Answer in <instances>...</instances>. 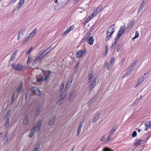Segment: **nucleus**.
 I'll return each mask as SVG.
<instances>
[{"label": "nucleus", "mask_w": 151, "mask_h": 151, "mask_svg": "<svg viewBox=\"0 0 151 151\" xmlns=\"http://www.w3.org/2000/svg\"><path fill=\"white\" fill-rule=\"evenodd\" d=\"M11 66L13 69L16 71L24 70L26 68L25 66L19 63L16 64L15 63H13Z\"/></svg>", "instance_id": "nucleus-1"}, {"label": "nucleus", "mask_w": 151, "mask_h": 151, "mask_svg": "<svg viewBox=\"0 0 151 151\" xmlns=\"http://www.w3.org/2000/svg\"><path fill=\"white\" fill-rule=\"evenodd\" d=\"M42 121L41 120H39L36 125L35 126H33L34 128L35 129V131L39 132L40 131L42 126Z\"/></svg>", "instance_id": "nucleus-2"}, {"label": "nucleus", "mask_w": 151, "mask_h": 151, "mask_svg": "<svg viewBox=\"0 0 151 151\" xmlns=\"http://www.w3.org/2000/svg\"><path fill=\"white\" fill-rule=\"evenodd\" d=\"M86 52V49L78 50L76 54V57L77 58H81L83 57L84 54H85Z\"/></svg>", "instance_id": "nucleus-3"}, {"label": "nucleus", "mask_w": 151, "mask_h": 151, "mask_svg": "<svg viewBox=\"0 0 151 151\" xmlns=\"http://www.w3.org/2000/svg\"><path fill=\"white\" fill-rule=\"evenodd\" d=\"M74 76L73 75L71 76L68 80L67 83L66 85L65 88L66 89H68L71 86L73 80Z\"/></svg>", "instance_id": "nucleus-4"}, {"label": "nucleus", "mask_w": 151, "mask_h": 151, "mask_svg": "<svg viewBox=\"0 0 151 151\" xmlns=\"http://www.w3.org/2000/svg\"><path fill=\"white\" fill-rule=\"evenodd\" d=\"M115 24H112L109 26L106 30V32L107 33H114L115 31Z\"/></svg>", "instance_id": "nucleus-5"}, {"label": "nucleus", "mask_w": 151, "mask_h": 151, "mask_svg": "<svg viewBox=\"0 0 151 151\" xmlns=\"http://www.w3.org/2000/svg\"><path fill=\"white\" fill-rule=\"evenodd\" d=\"M68 89H66V88H65L64 91L61 93L59 97V99L58 101H60L63 100L64 98L66 96V91Z\"/></svg>", "instance_id": "nucleus-6"}, {"label": "nucleus", "mask_w": 151, "mask_h": 151, "mask_svg": "<svg viewBox=\"0 0 151 151\" xmlns=\"http://www.w3.org/2000/svg\"><path fill=\"white\" fill-rule=\"evenodd\" d=\"M31 91L35 94L39 96L40 94V92L39 89L36 87H32Z\"/></svg>", "instance_id": "nucleus-7"}, {"label": "nucleus", "mask_w": 151, "mask_h": 151, "mask_svg": "<svg viewBox=\"0 0 151 151\" xmlns=\"http://www.w3.org/2000/svg\"><path fill=\"white\" fill-rule=\"evenodd\" d=\"M18 51V50H17L14 51L13 53L11 55V57L9 60V64L11 61H13L17 55V52Z\"/></svg>", "instance_id": "nucleus-8"}, {"label": "nucleus", "mask_w": 151, "mask_h": 151, "mask_svg": "<svg viewBox=\"0 0 151 151\" xmlns=\"http://www.w3.org/2000/svg\"><path fill=\"white\" fill-rule=\"evenodd\" d=\"M44 74H40L37 77V81L38 82H44L45 80L44 79L43 76Z\"/></svg>", "instance_id": "nucleus-9"}, {"label": "nucleus", "mask_w": 151, "mask_h": 151, "mask_svg": "<svg viewBox=\"0 0 151 151\" xmlns=\"http://www.w3.org/2000/svg\"><path fill=\"white\" fill-rule=\"evenodd\" d=\"M42 58H43V57H42L41 55H40L34 60L32 64V65H36L37 63H38Z\"/></svg>", "instance_id": "nucleus-10"}, {"label": "nucleus", "mask_w": 151, "mask_h": 151, "mask_svg": "<svg viewBox=\"0 0 151 151\" xmlns=\"http://www.w3.org/2000/svg\"><path fill=\"white\" fill-rule=\"evenodd\" d=\"M22 123L24 125H27L28 124V115L27 114H26L24 117Z\"/></svg>", "instance_id": "nucleus-11"}, {"label": "nucleus", "mask_w": 151, "mask_h": 151, "mask_svg": "<svg viewBox=\"0 0 151 151\" xmlns=\"http://www.w3.org/2000/svg\"><path fill=\"white\" fill-rule=\"evenodd\" d=\"M64 6L63 2H59L58 4L56 5L55 6V10H58Z\"/></svg>", "instance_id": "nucleus-12"}, {"label": "nucleus", "mask_w": 151, "mask_h": 151, "mask_svg": "<svg viewBox=\"0 0 151 151\" xmlns=\"http://www.w3.org/2000/svg\"><path fill=\"white\" fill-rule=\"evenodd\" d=\"M114 60L115 59L114 57H113L111 58L109 64V65H108V66L107 69L108 70H110L111 69V68H112V66L114 65Z\"/></svg>", "instance_id": "nucleus-13"}, {"label": "nucleus", "mask_w": 151, "mask_h": 151, "mask_svg": "<svg viewBox=\"0 0 151 151\" xmlns=\"http://www.w3.org/2000/svg\"><path fill=\"white\" fill-rule=\"evenodd\" d=\"M143 141L141 139H136L135 140L134 144L136 146H139L142 144Z\"/></svg>", "instance_id": "nucleus-14"}, {"label": "nucleus", "mask_w": 151, "mask_h": 151, "mask_svg": "<svg viewBox=\"0 0 151 151\" xmlns=\"http://www.w3.org/2000/svg\"><path fill=\"white\" fill-rule=\"evenodd\" d=\"M41 107V106L40 105H38L36 109L35 113V116L37 115V117L38 116L39 114H40V112Z\"/></svg>", "instance_id": "nucleus-15"}, {"label": "nucleus", "mask_w": 151, "mask_h": 151, "mask_svg": "<svg viewBox=\"0 0 151 151\" xmlns=\"http://www.w3.org/2000/svg\"><path fill=\"white\" fill-rule=\"evenodd\" d=\"M135 20L134 19H133L132 20V21L129 24L128 26L127 27V29L128 31L130 30L132 27H133L134 25V24L135 23Z\"/></svg>", "instance_id": "nucleus-16"}, {"label": "nucleus", "mask_w": 151, "mask_h": 151, "mask_svg": "<svg viewBox=\"0 0 151 151\" xmlns=\"http://www.w3.org/2000/svg\"><path fill=\"white\" fill-rule=\"evenodd\" d=\"M55 120V117L54 116H52L51 119L48 122V124L50 126H53Z\"/></svg>", "instance_id": "nucleus-17"}, {"label": "nucleus", "mask_w": 151, "mask_h": 151, "mask_svg": "<svg viewBox=\"0 0 151 151\" xmlns=\"http://www.w3.org/2000/svg\"><path fill=\"white\" fill-rule=\"evenodd\" d=\"M100 113L98 112L96 113L94 117V118L93 120V122H96L97 120L99 119L100 117Z\"/></svg>", "instance_id": "nucleus-18"}, {"label": "nucleus", "mask_w": 151, "mask_h": 151, "mask_svg": "<svg viewBox=\"0 0 151 151\" xmlns=\"http://www.w3.org/2000/svg\"><path fill=\"white\" fill-rule=\"evenodd\" d=\"M76 91H72L70 94V96L69 97L68 100L69 101H71L74 97L75 95H76Z\"/></svg>", "instance_id": "nucleus-19"}, {"label": "nucleus", "mask_w": 151, "mask_h": 151, "mask_svg": "<svg viewBox=\"0 0 151 151\" xmlns=\"http://www.w3.org/2000/svg\"><path fill=\"white\" fill-rule=\"evenodd\" d=\"M96 96L93 97L92 99L91 100L88 102V106H91L92 104L96 101Z\"/></svg>", "instance_id": "nucleus-20"}, {"label": "nucleus", "mask_w": 151, "mask_h": 151, "mask_svg": "<svg viewBox=\"0 0 151 151\" xmlns=\"http://www.w3.org/2000/svg\"><path fill=\"white\" fill-rule=\"evenodd\" d=\"M11 110H9L6 113L4 118H9L11 116L12 113H11Z\"/></svg>", "instance_id": "nucleus-21"}, {"label": "nucleus", "mask_w": 151, "mask_h": 151, "mask_svg": "<svg viewBox=\"0 0 151 151\" xmlns=\"http://www.w3.org/2000/svg\"><path fill=\"white\" fill-rule=\"evenodd\" d=\"M94 39L93 36L90 37L87 41V42L90 45H92L94 42Z\"/></svg>", "instance_id": "nucleus-22"}, {"label": "nucleus", "mask_w": 151, "mask_h": 151, "mask_svg": "<svg viewBox=\"0 0 151 151\" xmlns=\"http://www.w3.org/2000/svg\"><path fill=\"white\" fill-rule=\"evenodd\" d=\"M9 135L8 134V132H7L5 135L4 139V143H5V142H7L9 140Z\"/></svg>", "instance_id": "nucleus-23"}, {"label": "nucleus", "mask_w": 151, "mask_h": 151, "mask_svg": "<svg viewBox=\"0 0 151 151\" xmlns=\"http://www.w3.org/2000/svg\"><path fill=\"white\" fill-rule=\"evenodd\" d=\"M96 84L95 82H94L93 81H91V85L89 88V91H91L94 88V86Z\"/></svg>", "instance_id": "nucleus-24"}, {"label": "nucleus", "mask_w": 151, "mask_h": 151, "mask_svg": "<svg viewBox=\"0 0 151 151\" xmlns=\"http://www.w3.org/2000/svg\"><path fill=\"white\" fill-rule=\"evenodd\" d=\"M112 35V33H107V32H106V36L105 38V41L107 42L110 39V37Z\"/></svg>", "instance_id": "nucleus-25"}, {"label": "nucleus", "mask_w": 151, "mask_h": 151, "mask_svg": "<svg viewBox=\"0 0 151 151\" xmlns=\"http://www.w3.org/2000/svg\"><path fill=\"white\" fill-rule=\"evenodd\" d=\"M145 126L147 128H151V121L150 122H145Z\"/></svg>", "instance_id": "nucleus-26"}, {"label": "nucleus", "mask_w": 151, "mask_h": 151, "mask_svg": "<svg viewBox=\"0 0 151 151\" xmlns=\"http://www.w3.org/2000/svg\"><path fill=\"white\" fill-rule=\"evenodd\" d=\"M117 125H114L112 129H111V131L110 132V133L111 134H112L117 129Z\"/></svg>", "instance_id": "nucleus-27"}, {"label": "nucleus", "mask_w": 151, "mask_h": 151, "mask_svg": "<svg viewBox=\"0 0 151 151\" xmlns=\"http://www.w3.org/2000/svg\"><path fill=\"white\" fill-rule=\"evenodd\" d=\"M35 131V129L34 128V127H32L30 132V135H29V136L31 137H32L34 135V133Z\"/></svg>", "instance_id": "nucleus-28"}, {"label": "nucleus", "mask_w": 151, "mask_h": 151, "mask_svg": "<svg viewBox=\"0 0 151 151\" xmlns=\"http://www.w3.org/2000/svg\"><path fill=\"white\" fill-rule=\"evenodd\" d=\"M6 118L7 119L5 125V127L6 128H7L9 127L10 123L9 122V118Z\"/></svg>", "instance_id": "nucleus-29"}, {"label": "nucleus", "mask_w": 151, "mask_h": 151, "mask_svg": "<svg viewBox=\"0 0 151 151\" xmlns=\"http://www.w3.org/2000/svg\"><path fill=\"white\" fill-rule=\"evenodd\" d=\"M126 26L125 25H124L123 26H121L119 29V31L122 32H124L125 30L126 29Z\"/></svg>", "instance_id": "nucleus-30"}, {"label": "nucleus", "mask_w": 151, "mask_h": 151, "mask_svg": "<svg viewBox=\"0 0 151 151\" xmlns=\"http://www.w3.org/2000/svg\"><path fill=\"white\" fill-rule=\"evenodd\" d=\"M48 74L45 75L44 79L45 80V81H47L49 76L50 75V73H51V71H48Z\"/></svg>", "instance_id": "nucleus-31"}, {"label": "nucleus", "mask_w": 151, "mask_h": 151, "mask_svg": "<svg viewBox=\"0 0 151 151\" xmlns=\"http://www.w3.org/2000/svg\"><path fill=\"white\" fill-rule=\"evenodd\" d=\"M100 11L98 9V8H96L95 9L93 13L91 14V15H92V17L93 16L94 14H95V16Z\"/></svg>", "instance_id": "nucleus-32"}, {"label": "nucleus", "mask_w": 151, "mask_h": 151, "mask_svg": "<svg viewBox=\"0 0 151 151\" xmlns=\"http://www.w3.org/2000/svg\"><path fill=\"white\" fill-rule=\"evenodd\" d=\"M132 71L129 70V69H128L126 73L124 74L123 76V78H125L127 76L129 75L131 73Z\"/></svg>", "instance_id": "nucleus-33"}, {"label": "nucleus", "mask_w": 151, "mask_h": 151, "mask_svg": "<svg viewBox=\"0 0 151 151\" xmlns=\"http://www.w3.org/2000/svg\"><path fill=\"white\" fill-rule=\"evenodd\" d=\"M52 49V46L50 45L47 48L44 50L45 52H46L47 53H48L49 52H50Z\"/></svg>", "instance_id": "nucleus-34"}, {"label": "nucleus", "mask_w": 151, "mask_h": 151, "mask_svg": "<svg viewBox=\"0 0 151 151\" xmlns=\"http://www.w3.org/2000/svg\"><path fill=\"white\" fill-rule=\"evenodd\" d=\"M14 98H15V94H13L12 95L11 98V104H12L14 103Z\"/></svg>", "instance_id": "nucleus-35"}, {"label": "nucleus", "mask_w": 151, "mask_h": 151, "mask_svg": "<svg viewBox=\"0 0 151 151\" xmlns=\"http://www.w3.org/2000/svg\"><path fill=\"white\" fill-rule=\"evenodd\" d=\"M139 36V33L138 31H137L135 32V35L134 37L133 38L132 40L134 41V40L137 38H138Z\"/></svg>", "instance_id": "nucleus-36"}, {"label": "nucleus", "mask_w": 151, "mask_h": 151, "mask_svg": "<svg viewBox=\"0 0 151 151\" xmlns=\"http://www.w3.org/2000/svg\"><path fill=\"white\" fill-rule=\"evenodd\" d=\"M148 75V74L145 73L144 75H143L142 76V77L140 78H141V79L144 81L146 78H147Z\"/></svg>", "instance_id": "nucleus-37"}, {"label": "nucleus", "mask_w": 151, "mask_h": 151, "mask_svg": "<svg viewBox=\"0 0 151 151\" xmlns=\"http://www.w3.org/2000/svg\"><path fill=\"white\" fill-rule=\"evenodd\" d=\"M147 0H143L142 3L141 4L140 6L141 7L144 8L145 5L146 4Z\"/></svg>", "instance_id": "nucleus-38"}, {"label": "nucleus", "mask_w": 151, "mask_h": 151, "mask_svg": "<svg viewBox=\"0 0 151 151\" xmlns=\"http://www.w3.org/2000/svg\"><path fill=\"white\" fill-rule=\"evenodd\" d=\"M78 64L77 65H76L75 68L74 69V74L76 73L78 71Z\"/></svg>", "instance_id": "nucleus-39"}, {"label": "nucleus", "mask_w": 151, "mask_h": 151, "mask_svg": "<svg viewBox=\"0 0 151 151\" xmlns=\"http://www.w3.org/2000/svg\"><path fill=\"white\" fill-rule=\"evenodd\" d=\"M108 50V45H106L105 47V52L103 54V55L104 56H106V55L107 54V53Z\"/></svg>", "instance_id": "nucleus-40"}, {"label": "nucleus", "mask_w": 151, "mask_h": 151, "mask_svg": "<svg viewBox=\"0 0 151 151\" xmlns=\"http://www.w3.org/2000/svg\"><path fill=\"white\" fill-rule=\"evenodd\" d=\"M23 34L21 32H20L18 35L17 37V40H20L21 38L22 37Z\"/></svg>", "instance_id": "nucleus-41"}, {"label": "nucleus", "mask_w": 151, "mask_h": 151, "mask_svg": "<svg viewBox=\"0 0 151 151\" xmlns=\"http://www.w3.org/2000/svg\"><path fill=\"white\" fill-rule=\"evenodd\" d=\"M124 32L119 31L118 32L117 34L116 35L117 36H118V38H120V37L124 34Z\"/></svg>", "instance_id": "nucleus-42"}, {"label": "nucleus", "mask_w": 151, "mask_h": 151, "mask_svg": "<svg viewBox=\"0 0 151 151\" xmlns=\"http://www.w3.org/2000/svg\"><path fill=\"white\" fill-rule=\"evenodd\" d=\"M23 5H22V4L19 3L18 4L16 8V10H18L21 8Z\"/></svg>", "instance_id": "nucleus-43"}, {"label": "nucleus", "mask_w": 151, "mask_h": 151, "mask_svg": "<svg viewBox=\"0 0 151 151\" xmlns=\"http://www.w3.org/2000/svg\"><path fill=\"white\" fill-rule=\"evenodd\" d=\"M22 90V86L21 83H20L17 88V91H20Z\"/></svg>", "instance_id": "nucleus-44"}, {"label": "nucleus", "mask_w": 151, "mask_h": 151, "mask_svg": "<svg viewBox=\"0 0 151 151\" xmlns=\"http://www.w3.org/2000/svg\"><path fill=\"white\" fill-rule=\"evenodd\" d=\"M29 37H26L25 39L22 42V43H23L24 44H25L29 40Z\"/></svg>", "instance_id": "nucleus-45"}, {"label": "nucleus", "mask_w": 151, "mask_h": 151, "mask_svg": "<svg viewBox=\"0 0 151 151\" xmlns=\"http://www.w3.org/2000/svg\"><path fill=\"white\" fill-rule=\"evenodd\" d=\"M41 143H38L35 147V149H37V150H38L39 149V147L40 146Z\"/></svg>", "instance_id": "nucleus-46"}, {"label": "nucleus", "mask_w": 151, "mask_h": 151, "mask_svg": "<svg viewBox=\"0 0 151 151\" xmlns=\"http://www.w3.org/2000/svg\"><path fill=\"white\" fill-rule=\"evenodd\" d=\"M70 31V30L67 29L63 33V35L64 36L68 33Z\"/></svg>", "instance_id": "nucleus-47"}, {"label": "nucleus", "mask_w": 151, "mask_h": 151, "mask_svg": "<svg viewBox=\"0 0 151 151\" xmlns=\"http://www.w3.org/2000/svg\"><path fill=\"white\" fill-rule=\"evenodd\" d=\"M93 72H92L91 73L89 74V77L88 78L91 79L93 76Z\"/></svg>", "instance_id": "nucleus-48"}, {"label": "nucleus", "mask_w": 151, "mask_h": 151, "mask_svg": "<svg viewBox=\"0 0 151 151\" xmlns=\"http://www.w3.org/2000/svg\"><path fill=\"white\" fill-rule=\"evenodd\" d=\"M47 54L46 52H45L44 51L40 55H41L42 57L43 58Z\"/></svg>", "instance_id": "nucleus-49"}, {"label": "nucleus", "mask_w": 151, "mask_h": 151, "mask_svg": "<svg viewBox=\"0 0 151 151\" xmlns=\"http://www.w3.org/2000/svg\"><path fill=\"white\" fill-rule=\"evenodd\" d=\"M121 45L120 44L117 45V52H119L120 51L121 48Z\"/></svg>", "instance_id": "nucleus-50"}, {"label": "nucleus", "mask_w": 151, "mask_h": 151, "mask_svg": "<svg viewBox=\"0 0 151 151\" xmlns=\"http://www.w3.org/2000/svg\"><path fill=\"white\" fill-rule=\"evenodd\" d=\"M33 49V47H30L29 49L27 51L26 53V54L27 55H28L30 53L31 51Z\"/></svg>", "instance_id": "nucleus-51"}, {"label": "nucleus", "mask_w": 151, "mask_h": 151, "mask_svg": "<svg viewBox=\"0 0 151 151\" xmlns=\"http://www.w3.org/2000/svg\"><path fill=\"white\" fill-rule=\"evenodd\" d=\"M103 151H113V150L108 147H106L104 148Z\"/></svg>", "instance_id": "nucleus-52"}, {"label": "nucleus", "mask_w": 151, "mask_h": 151, "mask_svg": "<svg viewBox=\"0 0 151 151\" xmlns=\"http://www.w3.org/2000/svg\"><path fill=\"white\" fill-rule=\"evenodd\" d=\"M64 83H62L61 84V85L60 88V91H62L64 88Z\"/></svg>", "instance_id": "nucleus-53"}, {"label": "nucleus", "mask_w": 151, "mask_h": 151, "mask_svg": "<svg viewBox=\"0 0 151 151\" xmlns=\"http://www.w3.org/2000/svg\"><path fill=\"white\" fill-rule=\"evenodd\" d=\"M137 132L136 131H134L132 133V137H135L137 136Z\"/></svg>", "instance_id": "nucleus-54"}, {"label": "nucleus", "mask_w": 151, "mask_h": 151, "mask_svg": "<svg viewBox=\"0 0 151 151\" xmlns=\"http://www.w3.org/2000/svg\"><path fill=\"white\" fill-rule=\"evenodd\" d=\"M143 81L142 79L141 78H140L137 82V85H139L141 83H142Z\"/></svg>", "instance_id": "nucleus-55"}, {"label": "nucleus", "mask_w": 151, "mask_h": 151, "mask_svg": "<svg viewBox=\"0 0 151 151\" xmlns=\"http://www.w3.org/2000/svg\"><path fill=\"white\" fill-rule=\"evenodd\" d=\"M143 8L141 7V6H140L139 8L138 9V11L137 12V13L138 14H139L140 12L141 11V10L143 9Z\"/></svg>", "instance_id": "nucleus-56"}, {"label": "nucleus", "mask_w": 151, "mask_h": 151, "mask_svg": "<svg viewBox=\"0 0 151 151\" xmlns=\"http://www.w3.org/2000/svg\"><path fill=\"white\" fill-rule=\"evenodd\" d=\"M111 134H110L108 136V137H107L106 138V141H109L111 137Z\"/></svg>", "instance_id": "nucleus-57"}, {"label": "nucleus", "mask_w": 151, "mask_h": 151, "mask_svg": "<svg viewBox=\"0 0 151 151\" xmlns=\"http://www.w3.org/2000/svg\"><path fill=\"white\" fill-rule=\"evenodd\" d=\"M81 128H78V129H77V136H78L79 135L80 133L81 132Z\"/></svg>", "instance_id": "nucleus-58"}, {"label": "nucleus", "mask_w": 151, "mask_h": 151, "mask_svg": "<svg viewBox=\"0 0 151 151\" xmlns=\"http://www.w3.org/2000/svg\"><path fill=\"white\" fill-rule=\"evenodd\" d=\"M116 44H114V43H112V44L111 46V48H112V49L114 48L116 46Z\"/></svg>", "instance_id": "nucleus-59"}, {"label": "nucleus", "mask_w": 151, "mask_h": 151, "mask_svg": "<svg viewBox=\"0 0 151 151\" xmlns=\"http://www.w3.org/2000/svg\"><path fill=\"white\" fill-rule=\"evenodd\" d=\"M134 68V67L131 65L130 67L128 69L132 71V70Z\"/></svg>", "instance_id": "nucleus-60"}, {"label": "nucleus", "mask_w": 151, "mask_h": 151, "mask_svg": "<svg viewBox=\"0 0 151 151\" xmlns=\"http://www.w3.org/2000/svg\"><path fill=\"white\" fill-rule=\"evenodd\" d=\"M102 8L103 6L102 5L100 6H99L98 8H98V10H99V11H100L101 10H102Z\"/></svg>", "instance_id": "nucleus-61"}, {"label": "nucleus", "mask_w": 151, "mask_h": 151, "mask_svg": "<svg viewBox=\"0 0 151 151\" xmlns=\"http://www.w3.org/2000/svg\"><path fill=\"white\" fill-rule=\"evenodd\" d=\"M34 35L33 34V33H32L31 32L28 35V37H29V38H31Z\"/></svg>", "instance_id": "nucleus-62"}, {"label": "nucleus", "mask_w": 151, "mask_h": 151, "mask_svg": "<svg viewBox=\"0 0 151 151\" xmlns=\"http://www.w3.org/2000/svg\"><path fill=\"white\" fill-rule=\"evenodd\" d=\"M88 37L86 35L84 37H83V40H85L86 41Z\"/></svg>", "instance_id": "nucleus-63"}, {"label": "nucleus", "mask_w": 151, "mask_h": 151, "mask_svg": "<svg viewBox=\"0 0 151 151\" xmlns=\"http://www.w3.org/2000/svg\"><path fill=\"white\" fill-rule=\"evenodd\" d=\"M48 71H50L49 70H44L43 71L44 72V75H46V74H48Z\"/></svg>", "instance_id": "nucleus-64"}]
</instances>
